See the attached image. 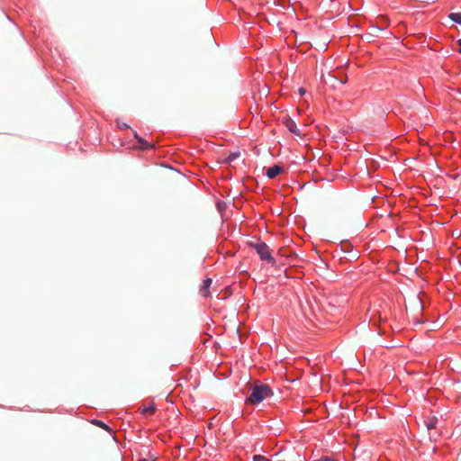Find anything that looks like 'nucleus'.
I'll use <instances>...</instances> for the list:
<instances>
[{
    "instance_id": "obj_5",
    "label": "nucleus",
    "mask_w": 461,
    "mask_h": 461,
    "mask_svg": "<svg viewBox=\"0 0 461 461\" xmlns=\"http://www.w3.org/2000/svg\"><path fill=\"white\" fill-rule=\"evenodd\" d=\"M285 124L286 126V128L293 133L296 134V135H300V132L297 129V126H296V123L294 120H292L291 118H286L285 120Z\"/></svg>"
},
{
    "instance_id": "obj_16",
    "label": "nucleus",
    "mask_w": 461,
    "mask_h": 461,
    "mask_svg": "<svg viewBox=\"0 0 461 461\" xmlns=\"http://www.w3.org/2000/svg\"><path fill=\"white\" fill-rule=\"evenodd\" d=\"M140 461H148L147 459H142V460H140Z\"/></svg>"
},
{
    "instance_id": "obj_10",
    "label": "nucleus",
    "mask_w": 461,
    "mask_h": 461,
    "mask_svg": "<svg viewBox=\"0 0 461 461\" xmlns=\"http://www.w3.org/2000/svg\"><path fill=\"white\" fill-rule=\"evenodd\" d=\"M91 422H92L93 424H95V425H96V426H98V427H100V428H102V429H104L107 430V431H111L110 427H109V426H107L105 423H104L102 420H93Z\"/></svg>"
},
{
    "instance_id": "obj_14",
    "label": "nucleus",
    "mask_w": 461,
    "mask_h": 461,
    "mask_svg": "<svg viewBox=\"0 0 461 461\" xmlns=\"http://www.w3.org/2000/svg\"><path fill=\"white\" fill-rule=\"evenodd\" d=\"M457 45L459 47L458 50L461 53V39L457 41Z\"/></svg>"
},
{
    "instance_id": "obj_6",
    "label": "nucleus",
    "mask_w": 461,
    "mask_h": 461,
    "mask_svg": "<svg viewBox=\"0 0 461 461\" xmlns=\"http://www.w3.org/2000/svg\"><path fill=\"white\" fill-rule=\"evenodd\" d=\"M134 136L138 140L139 143L141 145L140 146L141 149H153L154 148V144H149L146 140H144L143 139L139 137V135L137 133H135Z\"/></svg>"
},
{
    "instance_id": "obj_1",
    "label": "nucleus",
    "mask_w": 461,
    "mask_h": 461,
    "mask_svg": "<svg viewBox=\"0 0 461 461\" xmlns=\"http://www.w3.org/2000/svg\"><path fill=\"white\" fill-rule=\"evenodd\" d=\"M273 392L271 388L266 384H255L251 388V393L247 402L251 404H258L265 399L271 397Z\"/></svg>"
},
{
    "instance_id": "obj_4",
    "label": "nucleus",
    "mask_w": 461,
    "mask_h": 461,
    "mask_svg": "<svg viewBox=\"0 0 461 461\" xmlns=\"http://www.w3.org/2000/svg\"><path fill=\"white\" fill-rule=\"evenodd\" d=\"M283 171V167L278 166V165H275L271 167H268L267 170V177L269 178H275L277 175H279L281 172Z\"/></svg>"
},
{
    "instance_id": "obj_12",
    "label": "nucleus",
    "mask_w": 461,
    "mask_h": 461,
    "mask_svg": "<svg viewBox=\"0 0 461 461\" xmlns=\"http://www.w3.org/2000/svg\"><path fill=\"white\" fill-rule=\"evenodd\" d=\"M253 461H271V460L267 458V457H265L264 456L255 455L253 456Z\"/></svg>"
},
{
    "instance_id": "obj_2",
    "label": "nucleus",
    "mask_w": 461,
    "mask_h": 461,
    "mask_svg": "<svg viewBox=\"0 0 461 461\" xmlns=\"http://www.w3.org/2000/svg\"><path fill=\"white\" fill-rule=\"evenodd\" d=\"M250 246L256 250L261 260L267 261L271 265L276 264V260L271 254L272 251L265 242L250 243Z\"/></svg>"
},
{
    "instance_id": "obj_13",
    "label": "nucleus",
    "mask_w": 461,
    "mask_h": 461,
    "mask_svg": "<svg viewBox=\"0 0 461 461\" xmlns=\"http://www.w3.org/2000/svg\"><path fill=\"white\" fill-rule=\"evenodd\" d=\"M305 93H306V90H305L304 88L301 87V88L299 89V94H300L301 95H303Z\"/></svg>"
},
{
    "instance_id": "obj_15",
    "label": "nucleus",
    "mask_w": 461,
    "mask_h": 461,
    "mask_svg": "<svg viewBox=\"0 0 461 461\" xmlns=\"http://www.w3.org/2000/svg\"><path fill=\"white\" fill-rule=\"evenodd\" d=\"M121 128H128V125L126 123H123L122 126H120Z\"/></svg>"
},
{
    "instance_id": "obj_9",
    "label": "nucleus",
    "mask_w": 461,
    "mask_h": 461,
    "mask_svg": "<svg viewBox=\"0 0 461 461\" xmlns=\"http://www.w3.org/2000/svg\"><path fill=\"white\" fill-rule=\"evenodd\" d=\"M448 18L451 21H453L458 24H461V14L460 13H452L448 15Z\"/></svg>"
},
{
    "instance_id": "obj_11",
    "label": "nucleus",
    "mask_w": 461,
    "mask_h": 461,
    "mask_svg": "<svg viewBox=\"0 0 461 461\" xmlns=\"http://www.w3.org/2000/svg\"><path fill=\"white\" fill-rule=\"evenodd\" d=\"M240 156V152H233V153H230L228 158H226V162L228 164H231L234 160H236L237 158H239Z\"/></svg>"
},
{
    "instance_id": "obj_8",
    "label": "nucleus",
    "mask_w": 461,
    "mask_h": 461,
    "mask_svg": "<svg viewBox=\"0 0 461 461\" xmlns=\"http://www.w3.org/2000/svg\"><path fill=\"white\" fill-rule=\"evenodd\" d=\"M155 411H156V406H155V404L153 402L150 403L149 406L143 407L141 409V413H143V414L152 415V414L155 413Z\"/></svg>"
},
{
    "instance_id": "obj_3",
    "label": "nucleus",
    "mask_w": 461,
    "mask_h": 461,
    "mask_svg": "<svg viewBox=\"0 0 461 461\" xmlns=\"http://www.w3.org/2000/svg\"><path fill=\"white\" fill-rule=\"evenodd\" d=\"M212 283V280L211 278H206L203 280L200 288V293L203 297H208L210 295L209 287L211 286Z\"/></svg>"
},
{
    "instance_id": "obj_7",
    "label": "nucleus",
    "mask_w": 461,
    "mask_h": 461,
    "mask_svg": "<svg viewBox=\"0 0 461 461\" xmlns=\"http://www.w3.org/2000/svg\"><path fill=\"white\" fill-rule=\"evenodd\" d=\"M438 423V418L433 416L429 419V420L425 421V425L428 430L433 429L436 428Z\"/></svg>"
}]
</instances>
